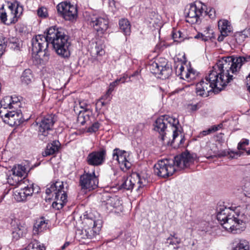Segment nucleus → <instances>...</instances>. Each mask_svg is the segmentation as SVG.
Listing matches in <instances>:
<instances>
[{"instance_id":"obj_7","label":"nucleus","mask_w":250,"mask_h":250,"mask_svg":"<svg viewBox=\"0 0 250 250\" xmlns=\"http://www.w3.org/2000/svg\"><path fill=\"white\" fill-rule=\"evenodd\" d=\"M47 187L46 194L48 196L52 194V197L54 196L53 208L58 210L62 208L67 202V187L64 188L63 182L59 180L51 183Z\"/></svg>"},{"instance_id":"obj_13","label":"nucleus","mask_w":250,"mask_h":250,"mask_svg":"<svg viewBox=\"0 0 250 250\" xmlns=\"http://www.w3.org/2000/svg\"><path fill=\"white\" fill-rule=\"evenodd\" d=\"M58 12L62 14L66 20L72 21L77 16L76 7L70 2L63 1L57 6Z\"/></svg>"},{"instance_id":"obj_27","label":"nucleus","mask_w":250,"mask_h":250,"mask_svg":"<svg viewBox=\"0 0 250 250\" xmlns=\"http://www.w3.org/2000/svg\"><path fill=\"white\" fill-rule=\"evenodd\" d=\"M172 71L170 65H167V66L160 68L158 77L162 79H167L171 75Z\"/></svg>"},{"instance_id":"obj_15","label":"nucleus","mask_w":250,"mask_h":250,"mask_svg":"<svg viewBox=\"0 0 250 250\" xmlns=\"http://www.w3.org/2000/svg\"><path fill=\"white\" fill-rule=\"evenodd\" d=\"M203 12L202 6L200 7L196 4L190 5L188 11L186 12V21L191 23L198 22Z\"/></svg>"},{"instance_id":"obj_8","label":"nucleus","mask_w":250,"mask_h":250,"mask_svg":"<svg viewBox=\"0 0 250 250\" xmlns=\"http://www.w3.org/2000/svg\"><path fill=\"white\" fill-rule=\"evenodd\" d=\"M147 181L142 178L138 173H134L128 177H123L121 188L132 190L135 186H137L136 191L139 194L143 192L142 189L147 185Z\"/></svg>"},{"instance_id":"obj_36","label":"nucleus","mask_w":250,"mask_h":250,"mask_svg":"<svg viewBox=\"0 0 250 250\" xmlns=\"http://www.w3.org/2000/svg\"><path fill=\"white\" fill-rule=\"evenodd\" d=\"M150 72L155 75H158L160 72V67L156 62H152L149 66Z\"/></svg>"},{"instance_id":"obj_46","label":"nucleus","mask_w":250,"mask_h":250,"mask_svg":"<svg viewBox=\"0 0 250 250\" xmlns=\"http://www.w3.org/2000/svg\"><path fill=\"white\" fill-rule=\"evenodd\" d=\"M249 140L243 139L238 145L237 148L238 149H244V147L249 144Z\"/></svg>"},{"instance_id":"obj_9","label":"nucleus","mask_w":250,"mask_h":250,"mask_svg":"<svg viewBox=\"0 0 250 250\" xmlns=\"http://www.w3.org/2000/svg\"><path fill=\"white\" fill-rule=\"evenodd\" d=\"M56 120L54 115H47L42 118L41 121H36L38 126L39 137L41 140L46 142L49 132L53 129V127Z\"/></svg>"},{"instance_id":"obj_58","label":"nucleus","mask_w":250,"mask_h":250,"mask_svg":"<svg viewBox=\"0 0 250 250\" xmlns=\"http://www.w3.org/2000/svg\"><path fill=\"white\" fill-rule=\"evenodd\" d=\"M210 129L211 132H215L218 130V126H216V125H213L210 127Z\"/></svg>"},{"instance_id":"obj_51","label":"nucleus","mask_w":250,"mask_h":250,"mask_svg":"<svg viewBox=\"0 0 250 250\" xmlns=\"http://www.w3.org/2000/svg\"><path fill=\"white\" fill-rule=\"evenodd\" d=\"M112 92H110L109 90L108 89L106 93L101 98V100H103L104 101L108 100V101H110L111 99L110 96Z\"/></svg>"},{"instance_id":"obj_30","label":"nucleus","mask_w":250,"mask_h":250,"mask_svg":"<svg viewBox=\"0 0 250 250\" xmlns=\"http://www.w3.org/2000/svg\"><path fill=\"white\" fill-rule=\"evenodd\" d=\"M120 29L122 31H129L130 30L131 25L129 21L125 19H122L119 21Z\"/></svg>"},{"instance_id":"obj_11","label":"nucleus","mask_w":250,"mask_h":250,"mask_svg":"<svg viewBox=\"0 0 250 250\" xmlns=\"http://www.w3.org/2000/svg\"><path fill=\"white\" fill-rule=\"evenodd\" d=\"M26 186L21 187V189H17L14 190V197L17 202L25 201L28 197L32 195L34 193H38L40 189L37 186H34V184L29 182L26 183Z\"/></svg>"},{"instance_id":"obj_52","label":"nucleus","mask_w":250,"mask_h":250,"mask_svg":"<svg viewBox=\"0 0 250 250\" xmlns=\"http://www.w3.org/2000/svg\"><path fill=\"white\" fill-rule=\"evenodd\" d=\"M17 19L15 18V17H11V16L7 15V20L6 21V24L9 25L12 23H15L17 21Z\"/></svg>"},{"instance_id":"obj_35","label":"nucleus","mask_w":250,"mask_h":250,"mask_svg":"<svg viewBox=\"0 0 250 250\" xmlns=\"http://www.w3.org/2000/svg\"><path fill=\"white\" fill-rule=\"evenodd\" d=\"M236 42L239 43H242L245 40V39L248 37V35L245 34H243V32H235L233 35Z\"/></svg>"},{"instance_id":"obj_25","label":"nucleus","mask_w":250,"mask_h":250,"mask_svg":"<svg viewBox=\"0 0 250 250\" xmlns=\"http://www.w3.org/2000/svg\"><path fill=\"white\" fill-rule=\"evenodd\" d=\"M218 28L220 31H232L233 28L229 21L227 20H220L218 22Z\"/></svg>"},{"instance_id":"obj_33","label":"nucleus","mask_w":250,"mask_h":250,"mask_svg":"<svg viewBox=\"0 0 250 250\" xmlns=\"http://www.w3.org/2000/svg\"><path fill=\"white\" fill-rule=\"evenodd\" d=\"M29 250H45V248L42 246L37 240H34L27 246Z\"/></svg>"},{"instance_id":"obj_53","label":"nucleus","mask_w":250,"mask_h":250,"mask_svg":"<svg viewBox=\"0 0 250 250\" xmlns=\"http://www.w3.org/2000/svg\"><path fill=\"white\" fill-rule=\"evenodd\" d=\"M185 79H188L193 73H195L192 69L188 70V72H185Z\"/></svg>"},{"instance_id":"obj_24","label":"nucleus","mask_w":250,"mask_h":250,"mask_svg":"<svg viewBox=\"0 0 250 250\" xmlns=\"http://www.w3.org/2000/svg\"><path fill=\"white\" fill-rule=\"evenodd\" d=\"M114 159L118 161L120 168L123 171H125L129 169L131 166V164L127 160L126 155L121 156L120 157L117 156V157Z\"/></svg>"},{"instance_id":"obj_19","label":"nucleus","mask_w":250,"mask_h":250,"mask_svg":"<svg viewBox=\"0 0 250 250\" xmlns=\"http://www.w3.org/2000/svg\"><path fill=\"white\" fill-rule=\"evenodd\" d=\"M12 231L13 239L18 240L26 233L27 229L23 224L22 225L20 223H17L16 225H12Z\"/></svg>"},{"instance_id":"obj_60","label":"nucleus","mask_w":250,"mask_h":250,"mask_svg":"<svg viewBox=\"0 0 250 250\" xmlns=\"http://www.w3.org/2000/svg\"><path fill=\"white\" fill-rule=\"evenodd\" d=\"M127 78V76H124L123 77L120 78V79H117V80H121L120 82L122 83H125V80Z\"/></svg>"},{"instance_id":"obj_45","label":"nucleus","mask_w":250,"mask_h":250,"mask_svg":"<svg viewBox=\"0 0 250 250\" xmlns=\"http://www.w3.org/2000/svg\"><path fill=\"white\" fill-rule=\"evenodd\" d=\"M156 63H158L159 66L161 68H164V67L167 66L168 64L167 61L164 58H160Z\"/></svg>"},{"instance_id":"obj_2","label":"nucleus","mask_w":250,"mask_h":250,"mask_svg":"<svg viewBox=\"0 0 250 250\" xmlns=\"http://www.w3.org/2000/svg\"><path fill=\"white\" fill-rule=\"evenodd\" d=\"M46 35H38L32 40V53L46 59L49 55L48 46L49 43L55 52L60 56L64 58L70 56L69 47L71 45L69 38L62 32H46Z\"/></svg>"},{"instance_id":"obj_59","label":"nucleus","mask_w":250,"mask_h":250,"mask_svg":"<svg viewBox=\"0 0 250 250\" xmlns=\"http://www.w3.org/2000/svg\"><path fill=\"white\" fill-rule=\"evenodd\" d=\"M127 78V76H124L123 77L120 78V79H117V80H121L120 82L122 83H125V80Z\"/></svg>"},{"instance_id":"obj_62","label":"nucleus","mask_w":250,"mask_h":250,"mask_svg":"<svg viewBox=\"0 0 250 250\" xmlns=\"http://www.w3.org/2000/svg\"><path fill=\"white\" fill-rule=\"evenodd\" d=\"M80 105L81 108L84 109V112H86L88 110L87 108H85V106H87V105H84V104L82 103H80Z\"/></svg>"},{"instance_id":"obj_31","label":"nucleus","mask_w":250,"mask_h":250,"mask_svg":"<svg viewBox=\"0 0 250 250\" xmlns=\"http://www.w3.org/2000/svg\"><path fill=\"white\" fill-rule=\"evenodd\" d=\"M249 249V242L245 240H241L232 250H248Z\"/></svg>"},{"instance_id":"obj_50","label":"nucleus","mask_w":250,"mask_h":250,"mask_svg":"<svg viewBox=\"0 0 250 250\" xmlns=\"http://www.w3.org/2000/svg\"><path fill=\"white\" fill-rule=\"evenodd\" d=\"M12 173L18 176L20 179H22V172L16 168L12 169Z\"/></svg>"},{"instance_id":"obj_3","label":"nucleus","mask_w":250,"mask_h":250,"mask_svg":"<svg viewBox=\"0 0 250 250\" xmlns=\"http://www.w3.org/2000/svg\"><path fill=\"white\" fill-rule=\"evenodd\" d=\"M250 217V207H238L234 210L229 208H220L217 219L228 231L233 234L239 233L245 228V223Z\"/></svg>"},{"instance_id":"obj_41","label":"nucleus","mask_w":250,"mask_h":250,"mask_svg":"<svg viewBox=\"0 0 250 250\" xmlns=\"http://www.w3.org/2000/svg\"><path fill=\"white\" fill-rule=\"evenodd\" d=\"M127 152L125 150H121L118 148H116L113 150V158H115L117 156L119 157L121 156L126 155Z\"/></svg>"},{"instance_id":"obj_6","label":"nucleus","mask_w":250,"mask_h":250,"mask_svg":"<svg viewBox=\"0 0 250 250\" xmlns=\"http://www.w3.org/2000/svg\"><path fill=\"white\" fill-rule=\"evenodd\" d=\"M154 130L159 133V138L162 141H164L167 138L166 131L168 127H171L173 130L172 143L174 142L176 138L181 133V126L178 119L168 115H162L158 118L154 124Z\"/></svg>"},{"instance_id":"obj_32","label":"nucleus","mask_w":250,"mask_h":250,"mask_svg":"<svg viewBox=\"0 0 250 250\" xmlns=\"http://www.w3.org/2000/svg\"><path fill=\"white\" fill-rule=\"evenodd\" d=\"M9 45L15 51H19L21 47V41L17 38H13L10 40Z\"/></svg>"},{"instance_id":"obj_34","label":"nucleus","mask_w":250,"mask_h":250,"mask_svg":"<svg viewBox=\"0 0 250 250\" xmlns=\"http://www.w3.org/2000/svg\"><path fill=\"white\" fill-rule=\"evenodd\" d=\"M242 184L245 191L246 196L250 198V180L248 178H245L242 181Z\"/></svg>"},{"instance_id":"obj_49","label":"nucleus","mask_w":250,"mask_h":250,"mask_svg":"<svg viewBox=\"0 0 250 250\" xmlns=\"http://www.w3.org/2000/svg\"><path fill=\"white\" fill-rule=\"evenodd\" d=\"M188 106V107H189L190 110H191L192 111H195L199 109L201 107V105L200 103H197L196 104H189Z\"/></svg>"},{"instance_id":"obj_55","label":"nucleus","mask_w":250,"mask_h":250,"mask_svg":"<svg viewBox=\"0 0 250 250\" xmlns=\"http://www.w3.org/2000/svg\"><path fill=\"white\" fill-rule=\"evenodd\" d=\"M212 133L211 132V129H210V128L208 129L207 130H204L202 132V134L205 136V135H207L208 134H209L210 133Z\"/></svg>"},{"instance_id":"obj_63","label":"nucleus","mask_w":250,"mask_h":250,"mask_svg":"<svg viewBox=\"0 0 250 250\" xmlns=\"http://www.w3.org/2000/svg\"><path fill=\"white\" fill-rule=\"evenodd\" d=\"M224 38L221 35V34L218 36L217 40L218 42H222L224 40Z\"/></svg>"},{"instance_id":"obj_47","label":"nucleus","mask_w":250,"mask_h":250,"mask_svg":"<svg viewBox=\"0 0 250 250\" xmlns=\"http://www.w3.org/2000/svg\"><path fill=\"white\" fill-rule=\"evenodd\" d=\"M120 81L121 80L116 79L115 81L110 83L108 87L109 91L112 92L114 90V88L120 83Z\"/></svg>"},{"instance_id":"obj_23","label":"nucleus","mask_w":250,"mask_h":250,"mask_svg":"<svg viewBox=\"0 0 250 250\" xmlns=\"http://www.w3.org/2000/svg\"><path fill=\"white\" fill-rule=\"evenodd\" d=\"M7 179L8 183L13 186H22L23 184L26 185L27 183H29L28 179L25 178L20 179L18 176L12 173L8 176Z\"/></svg>"},{"instance_id":"obj_42","label":"nucleus","mask_w":250,"mask_h":250,"mask_svg":"<svg viewBox=\"0 0 250 250\" xmlns=\"http://www.w3.org/2000/svg\"><path fill=\"white\" fill-rule=\"evenodd\" d=\"M37 14L40 17L46 18L47 16V10L44 7H41L38 9Z\"/></svg>"},{"instance_id":"obj_56","label":"nucleus","mask_w":250,"mask_h":250,"mask_svg":"<svg viewBox=\"0 0 250 250\" xmlns=\"http://www.w3.org/2000/svg\"><path fill=\"white\" fill-rule=\"evenodd\" d=\"M70 244V242H66L63 245V246H62L61 247V249L62 250H64L66 247H67Z\"/></svg>"},{"instance_id":"obj_48","label":"nucleus","mask_w":250,"mask_h":250,"mask_svg":"<svg viewBox=\"0 0 250 250\" xmlns=\"http://www.w3.org/2000/svg\"><path fill=\"white\" fill-rule=\"evenodd\" d=\"M206 14L208 15L211 19H214L216 17V12L214 8H210L208 11H204Z\"/></svg>"},{"instance_id":"obj_38","label":"nucleus","mask_w":250,"mask_h":250,"mask_svg":"<svg viewBox=\"0 0 250 250\" xmlns=\"http://www.w3.org/2000/svg\"><path fill=\"white\" fill-rule=\"evenodd\" d=\"M172 37L174 42H179L184 41L185 39L182 32H172Z\"/></svg>"},{"instance_id":"obj_22","label":"nucleus","mask_w":250,"mask_h":250,"mask_svg":"<svg viewBox=\"0 0 250 250\" xmlns=\"http://www.w3.org/2000/svg\"><path fill=\"white\" fill-rule=\"evenodd\" d=\"M34 81V75L30 69H26L21 76V82L23 85H27Z\"/></svg>"},{"instance_id":"obj_4","label":"nucleus","mask_w":250,"mask_h":250,"mask_svg":"<svg viewBox=\"0 0 250 250\" xmlns=\"http://www.w3.org/2000/svg\"><path fill=\"white\" fill-rule=\"evenodd\" d=\"M196 158L195 154L186 151L174 157V159L160 160L154 166V173L159 177H168L174 174L176 171L175 167L180 169L188 167L193 163Z\"/></svg>"},{"instance_id":"obj_57","label":"nucleus","mask_w":250,"mask_h":250,"mask_svg":"<svg viewBox=\"0 0 250 250\" xmlns=\"http://www.w3.org/2000/svg\"><path fill=\"white\" fill-rule=\"evenodd\" d=\"M102 100H101V99H99L96 104H98L99 103H101V106H103L108 104V102L106 103V102H104V101L102 102Z\"/></svg>"},{"instance_id":"obj_40","label":"nucleus","mask_w":250,"mask_h":250,"mask_svg":"<svg viewBox=\"0 0 250 250\" xmlns=\"http://www.w3.org/2000/svg\"><path fill=\"white\" fill-rule=\"evenodd\" d=\"M185 67L182 64H180L179 67L178 65L176 68V73L178 76H180V78L184 79V75H185V72L186 71H184Z\"/></svg>"},{"instance_id":"obj_17","label":"nucleus","mask_w":250,"mask_h":250,"mask_svg":"<svg viewBox=\"0 0 250 250\" xmlns=\"http://www.w3.org/2000/svg\"><path fill=\"white\" fill-rule=\"evenodd\" d=\"M89 25L93 27L96 31H105L108 28V21L104 18L94 17L89 21Z\"/></svg>"},{"instance_id":"obj_10","label":"nucleus","mask_w":250,"mask_h":250,"mask_svg":"<svg viewBox=\"0 0 250 250\" xmlns=\"http://www.w3.org/2000/svg\"><path fill=\"white\" fill-rule=\"evenodd\" d=\"M98 183L99 180L94 171L89 173L84 170L83 174L80 177L79 186L82 190L91 191L98 187Z\"/></svg>"},{"instance_id":"obj_20","label":"nucleus","mask_w":250,"mask_h":250,"mask_svg":"<svg viewBox=\"0 0 250 250\" xmlns=\"http://www.w3.org/2000/svg\"><path fill=\"white\" fill-rule=\"evenodd\" d=\"M48 220H45L43 217L37 219L33 226V233L38 235L40 233L46 230L47 228Z\"/></svg>"},{"instance_id":"obj_64","label":"nucleus","mask_w":250,"mask_h":250,"mask_svg":"<svg viewBox=\"0 0 250 250\" xmlns=\"http://www.w3.org/2000/svg\"><path fill=\"white\" fill-rule=\"evenodd\" d=\"M185 141L184 137L182 136V135H181V139L180 140V144L181 145L184 143Z\"/></svg>"},{"instance_id":"obj_18","label":"nucleus","mask_w":250,"mask_h":250,"mask_svg":"<svg viewBox=\"0 0 250 250\" xmlns=\"http://www.w3.org/2000/svg\"><path fill=\"white\" fill-rule=\"evenodd\" d=\"M8 9L9 11L7 15L14 16L17 20L21 15L23 11V6L17 1L9 4Z\"/></svg>"},{"instance_id":"obj_37","label":"nucleus","mask_w":250,"mask_h":250,"mask_svg":"<svg viewBox=\"0 0 250 250\" xmlns=\"http://www.w3.org/2000/svg\"><path fill=\"white\" fill-rule=\"evenodd\" d=\"M84 112H83L82 111H80L78 117V120L82 125H83L89 119V115H84Z\"/></svg>"},{"instance_id":"obj_54","label":"nucleus","mask_w":250,"mask_h":250,"mask_svg":"<svg viewBox=\"0 0 250 250\" xmlns=\"http://www.w3.org/2000/svg\"><path fill=\"white\" fill-rule=\"evenodd\" d=\"M60 29V28H59V27H57L56 26H51V27H49L48 28L46 29L45 31L49 32V31H52V30H53L54 31H59V30Z\"/></svg>"},{"instance_id":"obj_44","label":"nucleus","mask_w":250,"mask_h":250,"mask_svg":"<svg viewBox=\"0 0 250 250\" xmlns=\"http://www.w3.org/2000/svg\"><path fill=\"white\" fill-rule=\"evenodd\" d=\"M100 127V124L98 122H95L91 126L88 127L87 131L89 132H95L97 131Z\"/></svg>"},{"instance_id":"obj_5","label":"nucleus","mask_w":250,"mask_h":250,"mask_svg":"<svg viewBox=\"0 0 250 250\" xmlns=\"http://www.w3.org/2000/svg\"><path fill=\"white\" fill-rule=\"evenodd\" d=\"M0 117L10 126H18L25 119L22 118L21 110L18 109L21 102L16 96H6L0 101Z\"/></svg>"},{"instance_id":"obj_39","label":"nucleus","mask_w":250,"mask_h":250,"mask_svg":"<svg viewBox=\"0 0 250 250\" xmlns=\"http://www.w3.org/2000/svg\"><path fill=\"white\" fill-rule=\"evenodd\" d=\"M181 240L180 238L175 237L174 235H171L169 237H168L166 241V243L168 244L169 245H176L177 244H179L180 243Z\"/></svg>"},{"instance_id":"obj_26","label":"nucleus","mask_w":250,"mask_h":250,"mask_svg":"<svg viewBox=\"0 0 250 250\" xmlns=\"http://www.w3.org/2000/svg\"><path fill=\"white\" fill-rule=\"evenodd\" d=\"M103 197L106 199L104 202L107 206L116 208L119 204L120 201L118 197L115 196H110L109 194H106Z\"/></svg>"},{"instance_id":"obj_1","label":"nucleus","mask_w":250,"mask_h":250,"mask_svg":"<svg viewBox=\"0 0 250 250\" xmlns=\"http://www.w3.org/2000/svg\"><path fill=\"white\" fill-rule=\"evenodd\" d=\"M250 61V55L233 57H224L218 60L208 75L196 85L199 96L207 97L210 92L218 93L234 78L235 74L246 62Z\"/></svg>"},{"instance_id":"obj_21","label":"nucleus","mask_w":250,"mask_h":250,"mask_svg":"<svg viewBox=\"0 0 250 250\" xmlns=\"http://www.w3.org/2000/svg\"><path fill=\"white\" fill-rule=\"evenodd\" d=\"M61 144L58 141H54L51 143L48 144L45 151L42 152L43 156L55 154L59 151Z\"/></svg>"},{"instance_id":"obj_12","label":"nucleus","mask_w":250,"mask_h":250,"mask_svg":"<svg viewBox=\"0 0 250 250\" xmlns=\"http://www.w3.org/2000/svg\"><path fill=\"white\" fill-rule=\"evenodd\" d=\"M83 228L92 231L96 230L98 228V233L102 227L103 221L97 218L92 212H85L82 219Z\"/></svg>"},{"instance_id":"obj_28","label":"nucleus","mask_w":250,"mask_h":250,"mask_svg":"<svg viewBox=\"0 0 250 250\" xmlns=\"http://www.w3.org/2000/svg\"><path fill=\"white\" fill-rule=\"evenodd\" d=\"M91 53L93 56H102L105 54V51L102 44L96 43L95 47L92 48Z\"/></svg>"},{"instance_id":"obj_14","label":"nucleus","mask_w":250,"mask_h":250,"mask_svg":"<svg viewBox=\"0 0 250 250\" xmlns=\"http://www.w3.org/2000/svg\"><path fill=\"white\" fill-rule=\"evenodd\" d=\"M106 156V150L104 148H101L97 151H94L87 155L86 162L90 166H99L103 165Z\"/></svg>"},{"instance_id":"obj_29","label":"nucleus","mask_w":250,"mask_h":250,"mask_svg":"<svg viewBox=\"0 0 250 250\" xmlns=\"http://www.w3.org/2000/svg\"><path fill=\"white\" fill-rule=\"evenodd\" d=\"M194 38L197 39H200L204 42H207L209 40L214 39V35L213 32H206L205 34L198 32V34L194 37Z\"/></svg>"},{"instance_id":"obj_43","label":"nucleus","mask_w":250,"mask_h":250,"mask_svg":"<svg viewBox=\"0 0 250 250\" xmlns=\"http://www.w3.org/2000/svg\"><path fill=\"white\" fill-rule=\"evenodd\" d=\"M0 20L1 21L6 24L7 20V13L3 11V8L0 10Z\"/></svg>"},{"instance_id":"obj_16","label":"nucleus","mask_w":250,"mask_h":250,"mask_svg":"<svg viewBox=\"0 0 250 250\" xmlns=\"http://www.w3.org/2000/svg\"><path fill=\"white\" fill-rule=\"evenodd\" d=\"M98 227L95 231L83 229V228L82 229H78L76 231L75 238L79 242L85 243L87 239H92L98 234Z\"/></svg>"},{"instance_id":"obj_61","label":"nucleus","mask_w":250,"mask_h":250,"mask_svg":"<svg viewBox=\"0 0 250 250\" xmlns=\"http://www.w3.org/2000/svg\"><path fill=\"white\" fill-rule=\"evenodd\" d=\"M127 78V76H124L123 77L120 78V79H117V80H121L120 82L122 83H125V80Z\"/></svg>"}]
</instances>
